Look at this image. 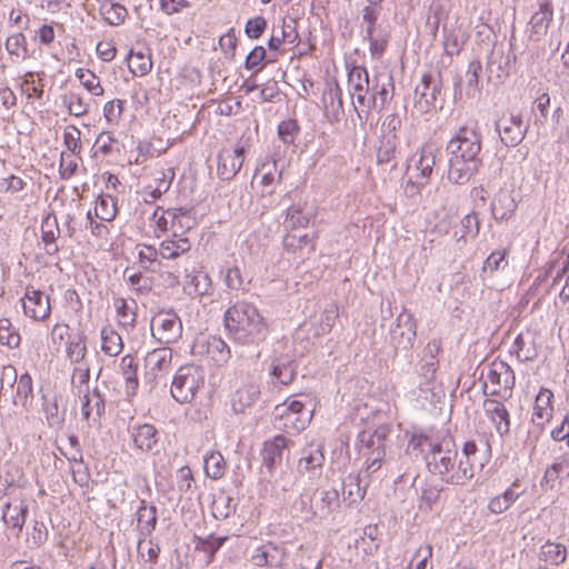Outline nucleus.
Masks as SVG:
<instances>
[{
	"label": "nucleus",
	"mask_w": 569,
	"mask_h": 569,
	"mask_svg": "<svg viewBox=\"0 0 569 569\" xmlns=\"http://www.w3.org/2000/svg\"><path fill=\"white\" fill-rule=\"evenodd\" d=\"M207 351L217 363L227 362L231 357V350L228 343L217 336L209 338Z\"/></svg>",
	"instance_id": "48"
},
{
	"label": "nucleus",
	"mask_w": 569,
	"mask_h": 569,
	"mask_svg": "<svg viewBox=\"0 0 569 569\" xmlns=\"http://www.w3.org/2000/svg\"><path fill=\"white\" fill-rule=\"evenodd\" d=\"M246 147L223 148L217 156V173L221 180H231L241 169L244 161Z\"/></svg>",
	"instance_id": "11"
},
{
	"label": "nucleus",
	"mask_w": 569,
	"mask_h": 569,
	"mask_svg": "<svg viewBox=\"0 0 569 569\" xmlns=\"http://www.w3.org/2000/svg\"><path fill=\"white\" fill-rule=\"evenodd\" d=\"M128 67L133 76L142 77L148 74L152 69V60L150 54L143 52L130 51L128 54Z\"/></svg>",
	"instance_id": "45"
},
{
	"label": "nucleus",
	"mask_w": 569,
	"mask_h": 569,
	"mask_svg": "<svg viewBox=\"0 0 569 569\" xmlns=\"http://www.w3.org/2000/svg\"><path fill=\"white\" fill-rule=\"evenodd\" d=\"M81 132L76 126H69L63 133V142L72 154H79L81 150Z\"/></svg>",
	"instance_id": "64"
},
{
	"label": "nucleus",
	"mask_w": 569,
	"mask_h": 569,
	"mask_svg": "<svg viewBox=\"0 0 569 569\" xmlns=\"http://www.w3.org/2000/svg\"><path fill=\"white\" fill-rule=\"evenodd\" d=\"M553 20V6L551 0H539V8L529 21V39L539 42L548 32L549 26Z\"/></svg>",
	"instance_id": "17"
},
{
	"label": "nucleus",
	"mask_w": 569,
	"mask_h": 569,
	"mask_svg": "<svg viewBox=\"0 0 569 569\" xmlns=\"http://www.w3.org/2000/svg\"><path fill=\"white\" fill-rule=\"evenodd\" d=\"M226 540L227 537H216L213 535H209L206 538H197L196 550L206 553L204 562L209 565L212 562L216 552L220 549Z\"/></svg>",
	"instance_id": "46"
},
{
	"label": "nucleus",
	"mask_w": 569,
	"mask_h": 569,
	"mask_svg": "<svg viewBox=\"0 0 569 569\" xmlns=\"http://www.w3.org/2000/svg\"><path fill=\"white\" fill-rule=\"evenodd\" d=\"M150 329L153 338L164 345L174 343L182 336V322L173 311L158 312L151 319Z\"/></svg>",
	"instance_id": "8"
},
{
	"label": "nucleus",
	"mask_w": 569,
	"mask_h": 569,
	"mask_svg": "<svg viewBox=\"0 0 569 569\" xmlns=\"http://www.w3.org/2000/svg\"><path fill=\"white\" fill-rule=\"evenodd\" d=\"M462 233L457 237V242L466 241L467 237L475 238L479 233V219L475 212L466 214L461 219Z\"/></svg>",
	"instance_id": "62"
},
{
	"label": "nucleus",
	"mask_w": 569,
	"mask_h": 569,
	"mask_svg": "<svg viewBox=\"0 0 569 569\" xmlns=\"http://www.w3.org/2000/svg\"><path fill=\"white\" fill-rule=\"evenodd\" d=\"M325 461V455L320 445H310L303 449L302 457L299 459V471L315 472L320 469Z\"/></svg>",
	"instance_id": "36"
},
{
	"label": "nucleus",
	"mask_w": 569,
	"mask_h": 569,
	"mask_svg": "<svg viewBox=\"0 0 569 569\" xmlns=\"http://www.w3.org/2000/svg\"><path fill=\"white\" fill-rule=\"evenodd\" d=\"M391 34V26L386 21L371 29H366V38L369 41V50L373 57H381L385 52Z\"/></svg>",
	"instance_id": "25"
},
{
	"label": "nucleus",
	"mask_w": 569,
	"mask_h": 569,
	"mask_svg": "<svg viewBox=\"0 0 569 569\" xmlns=\"http://www.w3.org/2000/svg\"><path fill=\"white\" fill-rule=\"evenodd\" d=\"M132 437L136 448L144 452L151 451L158 442V431L150 423L137 427Z\"/></svg>",
	"instance_id": "33"
},
{
	"label": "nucleus",
	"mask_w": 569,
	"mask_h": 569,
	"mask_svg": "<svg viewBox=\"0 0 569 569\" xmlns=\"http://www.w3.org/2000/svg\"><path fill=\"white\" fill-rule=\"evenodd\" d=\"M298 132L299 126L293 119L281 121L278 126V136L284 144L293 143Z\"/></svg>",
	"instance_id": "63"
},
{
	"label": "nucleus",
	"mask_w": 569,
	"mask_h": 569,
	"mask_svg": "<svg viewBox=\"0 0 569 569\" xmlns=\"http://www.w3.org/2000/svg\"><path fill=\"white\" fill-rule=\"evenodd\" d=\"M117 214V202L111 196H100L96 200L94 216L101 221H112Z\"/></svg>",
	"instance_id": "49"
},
{
	"label": "nucleus",
	"mask_w": 569,
	"mask_h": 569,
	"mask_svg": "<svg viewBox=\"0 0 569 569\" xmlns=\"http://www.w3.org/2000/svg\"><path fill=\"white\" fill-rule=\"evenodd\" d=\"M437 370L432 363L419 362L417 373L410 381V387L419 390V397L427 398V393L432 390Z\"/></svg>",
	"instance_id": "27"
},
{
	"label": "nucleus",
	"mask_w": 569,
	"mask_h": 569,
	"mask_svg": "<svg viewBox=\"0 0 569 569\" xmlns=\"http://www.w3.org/2000/svg\"><path fill=\"white\" fill-rule=\"evenodd\" d=\"M482 70V66L480 61L472 60L468 64V69L466 72V88L467 94L471 98H475L476 93L480 91L479 87V74Z\"/></svg>",
	"instance_id": "55"
},
{
	"label": "nucleus",
	"mask_w": 569,
	"mask_h": 569,
	"mask_svg": "<svg viewBox=\"0 0 569 569\" xmlns=\"http://www.w3.org/2000/svg\"><path fill=\"white\" fill-rule=\"evenodd\" d=\"M398 138L397 134L385 136L377 150V162L379 164H390L391 169L397 168L396 152Z\"/></svg>",
	"instance_id": "38"
},
{
	"label": "nucleus",
	"mask_w": 569,
	"mask_h": 569,
	"mask_svg": "<svg viewBox=\"0 0 569 569\" xmlns=\"http://www.w3.org/2000/svg\"><path fill=\"white\" fill-rule=\"evenodd\" d=\"M311 218L312 213L305 212L301 206H291L287 210V227L291 229L306 228L309 224Z\"/></svg>",
	"instance_id": "51"
},
{
	"label": "nucleus",
	"mask_w": 569,
	"mask_h": 569,
	"mask_svg": "<svg viewBox=\"0 0 569 569\" xmlns=\"http://www.w3.org/2000/svg\"><path fill=\"white\" fill-rule=\"evenodd\" d=\"M32 397V379L28 373H23L20 376L17 382L16 393L12 397V402L16 406H21L22 408L27 409Z\"/></svg>",
	"instance_id": "41"
},
{
	"label": "nucleus",
	"mask_w": 569,
	"mask_h": 569,
	"mask_svg": "<svg viewBox=\"0 0 569 569\" xmlns=\"http://www.w3.org/2000/svg\"><path fill=\"white\" fill-rule=\"evenodd\" d=\"M496 130L500 133L501 141L507 147H516L525 139L527 126H523L522 117L510 114L496 122Z\"/></svg>",
	"instance_id": "16"
},
{
	"label": "nucleus",
	"mask_w": 569,
	"mask_h": 569,
	"mask_svg": "<svg viewBox=\"0 0 569 569\" xmlns=\"http://www.w3.org/2000/svg\"><path fill=\"white\" fill-rule=\"evenodd\" d=\"M296 373L297 363L288 356L274 358L269 368L272 383L287 386L293 381Z\"/></svg>",
	"instance_id": "21"
},
{
	"label": "nucleus",
	"mask_w": 569,
	"mask_h": 569,
	"mask_svg": "<svg viewBox=\"0 0 569 569\" xmlns=\"http://www.w3.org/2000/svg\"><path fill=\"white\" fill-rule=\"evenodd\" d=\"M101 349L110 356H118L123 348L121 336L116 332L111 327H103L101 330Z\"/></svg>",
	"instance_id": "40"
},
{
	"label": "nucleus",
	"mask_w": 569,
	"mask_h": 569,
	"mask_svg": "<svg viewBox=\"0 0 569 569\" xmlns=\"http://www.w3.org/2000/svg\"><path fill=\"white\" fill-rule=\"evenodd\" d=\"M338 318V307L330 303L321 313L318 326L316 328L317 336H323L331 331Z\"/></svg>",
	"instance_id": "57"
},
{
	"label": "nucleus",
	"mask_w": 569,
	"mask_h": 569,
	"mask_svg": "<svg viewBox=\"0 0 569 569\" xmlns=\"http://www.w3.org/2000/svg\"><path fill=\"white\" fill-rule=\"evenodd\" d=\"M230 338L242 346L259 345L268 335V325L258 308L248 301H237L223 316Z\"/></svg>",
	"instance_id": "3"
},
{
	"label": "nucleus",
	"mask_w": 569,
	"mask_h": 569,
	"mask_svg": "<svg viewBox=\"0 0 569 569\" xmlns=\"http://www.w3.org/2000/svg\"><path fill=\"white\" fill-rule=\"evenodd\" d=\"M104 399L97 388H94L91 393L89 390L84 392L83 402L81 406V413L84 420H89L93 411L96 415L94 420L100 419V417L104 413Z\"/></svg>",
	"instance_id": "37"
},
{
	"label": "nucleus",
	"mask_w": 569,
	"mask_h": 569,
	"mask_svg": "<svg viewBox=\"0 0 569 569\" xmlns=\"http://www.w3.org/2000/svg\"><path fill=\"white\" fill-rule=\"evenodd\" d=\"M481 142L477 123L459 128L447 144L449 181L465 184L478 172L482 163Z\"/></svg>",
	"instance_id": "1"
},
{
	"label": "nucleus",
	"mask_w": 569,
	"mask_h": 569,
	"mask_svg": "<svg viewBox=\"0 0 569 569\" xmlns=\"http://www.w3.org/2000/svg\"><path fill=\"white\" fill-rule=\"evenodd\" d=\"M21 338L19 332L12 327L8 318L0 319V345L9 348H17Z\"/></svg>",
	"instance_id": "56"
},
{
	"label": "nucleus",
	"mask_w": 569,
	"mask_h": 569,
	"mask_svg": "<svg viewBox=\"0 0 569 569\" xmlns=\"http://www.w3.org/2000/svg\"><path fill=\"white\" fill-rule=\"evenodd\" d=\"M515 209V201L508 192L498 193L491 202V212L497 220L506 219Z\"/></svg>",
	"instance_id": "43"
},
{
	"label": "nucleus",
	"mask_w": 569,
	"mask_h": 569,
	"mask_svg": "<svg viewBox=\"0 0 569 569\" xmlns=\"http://www.w3.org/2000/svg\"><path fill=\"white\" fill-rule=\"evenodd\" d=\"M146 537H140L138 541V555L142 560L149 562L151 566H154L158 561V557L160 553V547L158 543H153L151 540L148 541V547L146 548Z\"/></svg>",
	"instance_id": "59"
},
{
	"label": "nucleus",
	"mask_w": 569,
	"mask_h": 569,
	"mask_svg": "<svg viewBox=\"0 0 569 569\" xmlns=\"http://www.w3.org/2000/svg\"><path fill=\"white\" fill-rule=\"evenodd\" d=\"M552 399L553 393L547 388H541L536 397L531 421L539 429H542L552 418Z\"/></svg>",
	"instance_id": "22"
},
{
	"label": "nucleus",
	"mask_w": 569,
	"mask_h": 569,
	"mask_svg": "<svg viewBox=\"0 0 569 569\" xmlns=\"http://www.w3.org/2000/svg\"><path fill=\"white\" fill-rule=\"evenodd\" d=\"M416 322L411 313L401 312L396 326L390 331V340L395 349L409 350L416 339Z\"/></svg>",
	"instance_id": "13"
},
{
	"label": "nucleus",
	"mask_w": 569,
	"mask_h": 569,
	"mask_svg": "<svg viewBox=\"0 0 569 569\" xmlns=\"http://www.w3.org/2000/svg\"><path fill=\"white\" fill-rule=\"evenodd\" d=\"M442 32L445 52L450 57L459 54L466 41L465 31L461 28H451L445 23Z\"/></svg>",
	"instance_id": "32"
},
{
	"label": "nucleus",
	"mask_w": 569,
	"mask_h": 569,
	"mask_svg": "<svg viewBox=\"0 0 569 569\" xmlns=\"http://www.w3.org/2000/svg\"><path fill=\"white\" fill-rule=\"evenodd\" d=\"M441 72L426 73L421 78V82L415 89L413 107L423 114L436 108V103L442 91Z\"/></svg>",
	"instance_id": "7"
},
{
	"label": "nucleus",
	"mask_w": 569,
	"mask_h": 569,
	"mask_svg": "<svg viewBox=\"0 0 569 569\" xmlns=\"http://www.w3.org/2000/svg\"><path fill=\"white\" fill-rule=\"evenodd\" d=\"M291 513L303 521H311L317 518L313 508V499L307 495H300L291 505Z\"/></svg>",
	"instance_id": "44"
},
{
	"label": "nucleus",
	"mask_w": 569,
	"mask_h": 569,
	"mask_svg": "<svg viewBox=\"0 0 569 569\" xmlns=\"http://www.w3.org/2000/svg\"><path fill=\"white\" fill-rule=\"evenodd\" d=\"M540 559L553 566H559L567 559V549L562 543L547 541L541 547Z\"/></svg>",
	"instance_id": "42"
},
{
	"label": "nucleus",
	"mask_w": 569,
	"mask_h": 569,
	"mask_svg": "<svg viewBox=\"0 0 569 569\" xmlns=\"http://www.w3.org/2000/svg\"><path fill=\"white\" fill-rule=\"evenodd\" d=\"M103 17L108 24L120 26L128 17V10L120 3H111L108 9H103Z\"/></svg>",
	"instance_id": "60"
},
{
	"label": "nucleus",
	"mask_w": 569,
	"mask_h": 569,
	"mask_svg": "<svg viewBox=\"0 0 569 569\" xmlns=\"http://www.w3.org/2000/svg\"><path fill=\"white\" fill-rule=\"evenodd\" d=\"M6 50L10 56L22 57V59L27 56V40L23 33H14L7 38L6 41Z\"/></svg>",
	"instance_id": "61"
},
{
	"label": "nucleus",
	"mask_w": 569,
	"mask_h": 569,
	"mask_svg": "<svg viewBox=\"0 0 569 569\" xmlns=\"http://www.w3.org/2000/svg\"><path fill=\"white\" fill-rule=\"evenodd\" d=\"M369 78V72L366 68L355 66L348 73V88L349 93L356 99L362 112H369L375 106V99L366 96V79Z\"/></svg>",
	"instance_id": "14"
},
{
	"label": "nucleus",
	"mask_w": 569,
	"mask_h": 569,
	"mask_svg": "<svg viewBox=\"0 0 569 569\" xmlns=\"http://www.w3.org/2000/svg\"><path fill=\"white\" fill-rule=\"evenodd\" d=\"M236 510L233 499L224 493L218 495L212 502V516L216 519H227Z\"/></svg>",
	"instance_id": "54"
},
{
	"label": "nucleus",
	"mask_w": 569,
	"mask_h": 569,
	"mask_svg": "<svg viewBox=\"0 0 569 569\" xmlns=\"http://www.w3.org/2000/svg\"><path fill=\"white\" fill-rule=\"evenodd\" d=\"M276 411L279 417L284 419V427H288V423L291 425V428L296 431L303 430L312 419L313 410L310 408H306V403L300 400H288L283 405L276 407Z\"/></svg>",
	"instance_id": "9"
},
{
	"label": "nucleus",
	"mask_w": 569,
	"mask_h": 569,
	"mask_svg": "<svg viewBox=\"0 0 569 569\" xmlns=\"http://www.w3.org/2000/svg\"><path fill=\"white\" fill-rule=\"evenodd\" d=\"M307 246L310 247V250L315 249V242L312 237L308 233L305 234H296L288 233L283 239V247L287 251L296 252L297 250H301Z\"/></svg>",
	"instance_id": "58"
},
{
	"label": "nucleus",
	"mask_w": 569,
	"mask_h": 569,
	"mask_svg": "<svg viewBox=\"0 0 569 569\" xmlns=\"http://www.w3.org/2000/svg\"><path fill=\"white\" fill-rule=\"evenodd\" d=\"M287 439L281 435L264 442L262 449V463L269 472L272 471L273 467L281 462L282 453L287 448Z\"/></svg>",
	"instance_id": "26"
},
{
	"label": "nucleus",
	"mask_w": 569,
	"mask_h": 569,
	"mask_svg": "<svg viewBox=\"0 0 569 569\" xmlns=\"http://www.w3.org/2000/svg\"><path fill=\"white\" fill-rule=\"evenodd\" d=\"M203 385L202 370L194 365L181 366L171 383V396L179 403H188L196 397L197 390Z\"/></svg>",
	"instance_id": "5"
},
{
	"label": "nucleus",
	"mask_w": 569,
	"mask_h": 569,
	"mask_svg": "<svg viewBox=\"0 0 569 569\" xmlns=\"http://www.w3.org/2000/svg\"><path fill=\"white\" fill-rule=\"evenodd\" d=\"M172 349L156 348L144 357V380L152 385L171 368Z\"/></svg>",
	"instance_id": "10"
},
{
	"label": "nucleus",
	"mask_w": 569,
	"mask_h": 569,
	"mask_svg": "<svg viewBox=\"0 0 569 569\" xmlns=\"http://www.w3.org/2000/svg\"><path fill=\"white\" fill-rule=\"evenodd\" d=\"M516 382L513 370L505 362L492 363L485 382V388L491 387V395L511 392Z\"/></svg>",
	"instance_id": "15"
},
{
	"label": "nucleus",
	"mask_w": 569,
	"mask_h": 569,
	"mask_svg": "<svg viewBox=\"0 0 569 569\" xmlns=\"http://www.w3.org/2000/svg\"><path fill=\"white\" fill-rule=\"evenodd\" d=\"M22 302L24 315L36 321H43L50 316L51 307L49 297L41 290L28 286Z\"/></svg>",
	"instance_id": "12"
},
{
	"label": "nucleus",
	"mask_w": 569,
	"mask_h": 569,
	"mask_svg": "<svg viewBox=\"0 0 569 569\" xmlns=\"http://www.w3.org/2000/svg\"><path fill=\"white\" fill-rule=\"evenodd\" d=\"M259 393V389L253 383H246L239 389H237L231 398L232 410L236 413L243 412L248 407H250L257 396Z\"/></svg>",
	"instance_id": "34"
},
{
	"label": "nucleus",
	"mask_w": 569,
	"mask_h": 569,
	"mask_svg": "<svg viewBox=\"0 0 569 569\" xmlns=\"http://www.w3.org/2000/svg\"><path fill=\"white\" fill-rule=\"evenodd\" d=\"M28 513V505L20 501L19 503L7 502L2 512V519L7 527L22 530Z\"/></svg>",
	"instance_id": "30"
},
{
	"label": "nucleus",
	"mask_w": 569,
	"mask_h": 569,
	"mask_svg": "<svg viewBox=\"0 0 569 569\" xmlns=\"http://www.w3.org/2000/svg\"><path fill=\"white\" fill-rule=\"evenodd\" d=\"M156 223V236L170 233L172 237L183 236L192 227V220L188 211L182 208L163 210L158 207L152 216Z\"/></svg>",
	"instance_id": "6"
},
{
	"label": "nucleus",
	"mask_w": 569,
	"mask_h": 569,
	"mask_svg": "<svg viewBox=\"0 0 569 569\" xmlns=\"http://www.w3.org/2000/svg\"><path fill=\"white\" fill-rule=\"evenodd\" d=\"M190 249L191 242L188 238L183 236H170L166 238L160 242L159 249H154L153 247H147V250H149L152 256L159 254L163 259H177L188 253Z\"/></svg>",
	"instance_id": "18"
},
{
	"label": "nucleus",
	"mask_w": 569,
	"mask_h": 569,
	"mask_svg": "<svg viewBox=\"0 0 569 569\" xmlns=\"http://www.w3.org/2000/svg\"><path fill=\"white\" fill-rule=\"evenodd\" d=\"M325 116L330 123H337L345 114L342 90L338 83L323 92Z\"/></svg>",
	"instance_id": "23"
},
{
	"label": "nucleus",
	"mask_w": 569,
	"mask_h": 569,
	"mask_svg": "<svg viewBox=\"0 0 569 569\" xmlns=\"http://www.w3.org/2000/svg\"><path fill=\"white\" fill-rule=\"evenodd\" d=\"M393 79L392 76L387 72H380V87L376 96H369L368 98L375 99V106L371 109H383L385 106L391 100L393 96Z\"/></svg>",
	"instance_id": "39"
},
{
	"label": "nucleus",
	"mask_w": 569,
	"mask_h": 569,
	"mask_svg": "<svg viewBox=\"0 0 569 569\" xmlns=\"http://www.w3.org/2000/svg\"><path fill=\"white\" fill-rule=\"evenodd\" d=\"M361 475L350 473L342 480V500L349 507L360 502L366 495V486H361Z\"/></svg>",
	"instance_id": "28"
},
{
	"label": "nucleus",
	"mask_w": 569,
	"mask_h": 569,
	"mask_svg": "<svg viewBox=\"0 0 569 569\" xmlns=\"http://www.w3.org/2000/svg\"><path fill=\"white\" fill-rule=\"evenodd\" d=\"M438 150L432 144H425L416 151L407 163L408 183L416 188L426 186L433 172Z\"/></svg>",
	"instance_id": "4"
},
{
	"label": "nucleus",
	"mask_w": 569,
	"mask_h": 569,
	"mask_svg": "<svg viewBox=\"0 0 569 569\" xmlns=\"http://www.w3.org/2000/svg\"><path fill=\"white\" fill-rule=\"evenodd\" d=\"M340 507L339 491L337 489L322 490L313 498V508L317 518L327 519Z\"/></svg>",
	"instance_id": "24"
},
{
	"label": "nucleus",
	"mask_w": 569,
	"mask_h": 569,
	"mask_svg": "<svg viewBox=\"0 0 569 569\" xmlns=\"http://www.w3.org/2000/svg\"><path fill=\"white\" fill-rule=\"evenodd\" d=\"M138 529L141 537L150 536L157 526V508L141 500L137 510Z\"/></svg>",
	"instance_id": "31"
},
{
	"label": "nucleus",
	"mask_w": 569,
	"mask_h": 569,
	"mask_svg": "<svg viewBox=\"0 0 569 569\" xmlns=\"http://www.w3.org/2000/svg\"><path fill=\"white\" fill-rule=\"evenodd\" d=\"M425 459L428 470L450 485H463L475 475L473 461H463L451 437L429 442Z\"/></svg>",
	"instance_id": "2"
},
{
	"label": "nucleus",
	"mask_w": 569,
	"mask_h": 569,
	"mask_svg": "<svg viewBox=\"0 0 569 569\" xmlns=\"http://www.w3.org/2000/svg\"><path fill=\"white\" fill-rule=\"evenodd\" d=\"M385 436L375 431L373 433L362 432L360 435V441L363 443L361 450L366 449L368 452L363 455L367 456L366 462H370L372 460H383L385 458V445H383Z\"/></svg>",
	"instance_id": "29"
},
{
	"label": "nucleus",
	"mask_w": 569,
	"mask_h": 569,
	"mask_svg": "<svg viewBox=\"0 0 569 569\" xmlns=\"http://www.w3.org/2000/svg\"><path fill=\"white\" fill-rule=\"evenodd\" d=\"M113 306L117 311V316L120 318V322L124 327H133L136 322V301L132 299L129 303L124 298H114Z\"/></svg>",
	"instance_id": "47"
},
{
	"label": "nucleus",
	"mask_w": 569,
	"mask_h": 569,
	"mask_svg": "<svg viewBox=\"0 0 569 569\" xmlns=\"http://www.w3.org/2000/svg\"><path fill=\"white\" fill-rule=\"evenodd\" d=\"M226 462L220 452H210L204 457V470L208 477L219 479L223 476Z\"/></svg>",
	"instance_id": "53"
},
{
	"label": "nucleus",
	"mask_w": 569,
	"mask_h": 569,
	"mask_svg": "<svg viewBox=\"0 0 569 569\" xmlns=\"http://www.w3.org/2000/svg\"><path fill=\"white\" fill-rule=\"evenodd\" d=\"M63 103L71 116L82 117L89 111V103L77 92H68L63 96Z\"/></svg>",
	"instance_id": "52"
},
{
	"label": "nucleus",
	"mask_w": 569,
	"mask_h": 569,
	"mask_svg": "<svg viewBox=\"0 0 569 569\" xmlns=\"http://www.w3.org/2000/svg\"><path fill=\"white\" fill-rule=\"evenodd\" d=\"M284 550L271 542L258 547L251 555V563L257 567L278 568L282 566Z\"/></svg>",
	"instance_id": "20"
},
{
	"label": "nucleus",
	"mask_w": 569,
	"mask_h": 569,
	"mask_svg": "<svg viewBox=\"0 0 569 569\" xmlns=\"http://www.w3.org/2000/svg\"><path fill=\"white\" fill-rule=\"evenodd\" d=\"M76 77L91 94L100 97L104 93L99 78L92 71L79 68L76 71Z\"/></svg>",
	"instance_id": "50"
},
{
	"label": "nucleus",
	"mask_w": 569,
	"mask_h": 569,
	"mask_svg": "<svg viewBox=\"0 0 569 569\" xmlns=\"http://www.w3.org/2000/svg\"><path fill=\"white\" fill-rule=\"evenodd\" d=\"M120 370L126 381L127 396H134L139 381L137 376L138 363L132 355H126L121 358Z\"/></svg>",
	"instance_id": "35"
},
{
	"label": "nucleus",
	"mask_w": 569,
	"mask_h": 569,
	"mask_svg": "<svg viewBox=\"0 0 569 569\" xmlns=\"http://www.w3.org/2000/svg\"><path fill=\"white\" fill-rule=\"evenodd\" d=\"M483 411L501 437L509 433L510 416L506 406L501 401L496 399H485Z\"/></svg>",
	"instance_id": "19"
}]
</instances>
